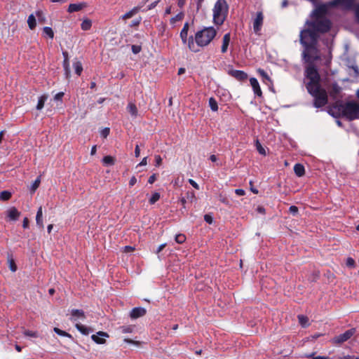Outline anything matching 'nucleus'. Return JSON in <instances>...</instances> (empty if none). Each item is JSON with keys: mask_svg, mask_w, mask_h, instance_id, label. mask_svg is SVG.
Wrapping results in <instances>:
<instances>
[{"mask_svg": "<svg viewBox=\"0 0 359 359\" xmlns=\"http://www.w3.org/2000/svg\"><path fill=\"white\" fill-rule=\"evenodd\" d=\"M306 28L299 33V42L304 48L302 59L307 65L305 67V76L309 79L306 84L308 93L313 97V106L320 108L327 104L328 98L326 90L321 87L320 76L315 66V62L320 60V50L318 48L319 34L328 32L332 22L328 18H311L306 20Z\"/></svg>", "mask_w": 359, "mask_h": 359, "instance_id": "f257e3e1", "label": "nucleus"}, {"mask_svg": "<svg viewBox=\"0 0 359 359\" xmlns=\"http://www.w3.org/2000/svg\"><path fill=\"white\" fill-rule=\"evenodd\" d=\"M184 16V15L182 12L179 13L170 19V23L175 24L176 22L181 21L183 19Z\"/></svg>", "mask_w": 359, "mask_h": 359, "instance_id": "e433bc0d", "label": "nucleus"}, {"mask_svg": "<svg viewBox=\"0 0 359 359\" xmlns=\"http://www.w3.org/2000/svg\"><path fill=\"white\" fill-rule=\"evenodd\" d=\"M53 330L56 334H57L60 336L72 338V336L70 334L64 330H60L58 327H54Z\"/></svg>", "mask_w": 359, "mask_h": 359, "instance_id": "2f4dec72", "label": "nucleus"}, {"mask_svg": "<svg viewBox=\"0 0 359 359\" xmlns=\"http://www.w3.org/2000/svg\"><path fill=\"white\" fill-rule=\"evenodd\" d=\"M36 17L38 18V20L39 21H43L44 20V18H43V13L41 11H38L36 12Z\"/></svg>", "mask_w": 359, "mask_h": 359, "instance_id": "603ef678", "label": "nucleus"}, {"mask_svg": "<svg viewBox=\"0 0 359 359\" xmlns=\"http://www.w3.org/2000/svg\"><path fill=\"white\" fill-rule=\"evenodd\" d=\"M155 161H156V166L158 167L162 164V158L161 156L156 155L155 156Z\"/></svg>", "mask_w": 359, "mask_h": 359, "instance_id": "8fccbe9b", "label": "nucleus"}, {"mask_svg": "<svg viewBox=\"0 0 359 359\" xmlns=\"http://www.w3.org/2000/svg\"><path fill=\"white\" fill-rule=\"evenodd\" d=\"M127 109L132 116L136 117L137 116V108L134 103L130 102L127 107Z\"/></svg>", "mask_w": 359, "mask_h": 359, "instance_id": "412c9836", "label": "nucleus"}, {"mask_svg": "<svg viewBox=\"0 0 359 359\" xmlns=\"http://www.w3.org/2000/svg\"><path fill=\"white\" fill-rule=\"evenodd\" d=\"M75 326L81 333L85 335L88 334L90 331V328L86 327L85 325L81 323H76Z\"/></svg>", "mask_w": 359, "mask_h": 359, "instance_id": "5701e85b", "label": "nucleus"}, {"mask_svg": "<svg viewBox=\"0 0 359 359\" xmlns=\"http://www.w3.org/2000/svg\"><path fill=\"white\" fill-rule=\"evenodd\" d=\"M204 220L210 224L213 222V218L210 215L206 214L204 215Z\"/></svg>", "mask_w": 359, "mask_h": 359, "instance_id": "09e8293b", "label": "nucleus"}, {"mask_svg": "<svg viewBox=\"0 0 359 359\" xmlns=\"http://www.w3.org/2000/svg\"><path fill=\"white\" fill-rule=\"evenodd\" d=\"M298 208L295 205H291L289 208V212L292 215H296L298 213Z\"/></svg>", "mask_w": 359, "mask_h": 359, "instance_id": "a18cd8bd", "label": "nucleus"}, {"mask_svg": "<svg viewBox=\"0 0 359 359\" xmlns=\"http://www.w3.org/2000/svg\"><path fill=\"white\" fill-rule=\"evenodd\" d=\"M209 106L210 109L214 111H216L218 109L217 102L213 97H210L209 99Z\"/></svg>", "mask_w": 359, "mask_h": 359, "instance_id": "c9c22d12", "label": "nucleus"}, {"mask_svg": "<svg viewBox=\"0 0 359 359\" xmlns=\"http://www.w3.org/2000/svg\"><path fill=\"white\" fill-rule=\"evenodd\" d=\"M217 31L213 27H204L196 32L194 37L191 36L188 40V48L193 53L200 51V48L208 46L216 36Z\"/></svg>", "mask_w": 359, "mask_h": 359, "instance_id": "f03ea898", "label": "nucleus"}, {"mask_svg": "<svg viewBox=\"0 0 359 359\" xmlns=\"http://www.w3.org/2000/svg\"><path fill=\"white\" fill-rule=\"evenodd\" d=\"M137 182V179L135 176H133L129 181V186L133 187Z\"/></svg>", "mask_w": 359, "mask_h": 359, "instance_id": "680f3d73", "label": "nucleus"}, {"mask_svg": "<svg viewBox=\"0 0 359 359\" xmlns=\"http://www.w3.org/2000/svg\"><path fill=\"white\" fill-rule=\"evenodd\" d=\"M294 172L297 177H302L305 174L304 166L301 163H296L294 166Z\"/></svg>", "mask_w": 359, "mask_h": 359, "instance_id": "a211bd4d", "label": "nucleus"}, {"mask_svg": "<svg viewBox=\"0 0 359 359\" xmlns=\"http://www.w3.org/2000/svg\"><path fill=\"white\" fill-rule=\"evenodd\" d=\"M156 176H157V175H156V174H153V175H151L149 177L148 182H149V184H153V183L156 180Z\"/></svg>", "mask_w": 359, "mask_h": 359, "instance_id": "6e6d98bb", "label": "nucleus"}, {"mask_svg": "<svg viewBox=\"0 0 359 359\" xmlns=\"http://www.w3.org/2000/svg\"><path fill=\"white\" fill-rule=\"evenodd\" d=\"M257 72H258L259 74L262 78L266 79H268V80H269V79H270V78H269V76L268 74H267V73H266L264 69H259L257 70Z\"/></svg>", "mask_w": 359, "mask_h": 359, "instance_id": "c03bdc74", "label": "nucleus"}, {"mask_svg": "<svg viewBox=\"0 0 359 359\" xmlns=\"http://www.w3.org/2000/svg\"><path fill=\"white\" fill-rule=\"evenodd\" d=\"M41 183V177L39 176L33 182L30 191L32 193H34L36 190L39 188Z\"/></svg>", "mask_w": 359, "mask_h": 359, "instance_id": "7c9ffc66", "label": "nucleus"}, {"mask_svg": "<svg viewBox=\"0 0 359 359\" xmlns=\"http://www.w3.org/2000/svg\"><path fill=\"white\" fill-rule=\"evenodd\" d=\"M257 212L260 213V214H265L266 212V210H265V208L263 207V206H258L256 209Z\"/></svg>", "mask_w": 359, "mask_h": 359, "instance_id": "69168bd1", "label": "nucleus"}, {"mask_svg": "<svg viewBox=\"0 0 359 359\" xmlns=\"http://www.w3.org/2000/svg\"><path fill=\"white\" fill-rule=\"evenodd\" d=\"M9 268L13 272H15L17 270V266L13 259L10 260Z\"/></svg>", "mask_w": 359, "mask_h": 359, "instance_id": "de8ad7c7", "label": "nucleus"}, {"mask_svg": "<svg viewBox=\"0 0 359 359\" xmlns=\"http://www.w3.org/2000/svg\"><path fill=\"white\" fill-rule=\"evenodd\" d=\"M250 85L252 86V88L253 89V91L256 95L258 97L262 96V91L261 90V88L259 86V82L255 78H250Z\"/></svg>", "mask_w": 359, "mask_h": 359, "instance_id": "f8f14e48", "label": "nucleus"}, {"mask_svg": "<svg viewBox=\"0 0 359 359\" xmlns=\"http://www.w3.org/2000/svg\"><path fill=\"white\" fill-rule=\"evenodd\" d=\"M62 66L65 71V74L67 79H69L71 76V70L69 66V60H64Z\"/></svg>", "mask_w": 359, "mask_h": 359, "instance_id": "aec40b11", "label": "nucleus"}, {"mask_svg": "<svg viewBox=\"0 0 359 359\" xmlns=\"http://www.w3.org/2000/svg\"><path fill=\"white\" fill-rule=\"evenodd\" d=\"M187 0H177V5L179 7L182 8L185 4Z\"/></svg>", "mask_w": 359, "mask_h": 359, "instance_id": "774afa93", "label": "nucleus"}, {"mask_svg": "<svg viewBox=\"0 0 359 359\" xmlns=\"http://www.w3.org/2000/svg\"><path fill=\"white\" fill-rule=\"evenodd\" d=\"M298 320H299V322L300 323V325L302 326V327H306L308 325V321H309V319L306 316H303V315H299L298 316Z\"/></svg>", "mask_w": 359, "mask_h": 359, "instance_id": "f704fd0d", "label": "nucleus"}, {"mask_svg": "<svg viewBox=\"0 0 359 359\" xmlns=\"http://www.w3.org/2000/svg\"><path fill=\"white\" fill-rule=\"evenodd\" d=\"M72 317L70 320L76 321L78 318L85 319L86 315L83 310L81 309H72L71 311Z\"/></svg>", "mask_w": 359, "mask_h": 359, "instance_id": "ddd939ff", "label": "nucleus"}, {"mask_svg": "<svg viewBox=\"0 0 359 359\" xmlns=\"http://www.w3.org/2000/svg\"><path fill=\"white\" fill-rule=\"evenodd\" d=\"M86 6H87V4L85 2H82V3H79V4H71L69 5L67 11L70 13H74V12H77V11H79L82 10L83 8H86Z\"/></svg>", "mask_w": 359, "mask_h": 359, "instance_id": "4468645a", "label": "nucleus"}, {"mask_svg": "<svg viewBox=\"0 0 359 359\" xmlns=\"http://www.w3.org/2000/svg\"><path fill=\"white\" fill-rule=\"evenodd\" d=\"M43 34L48 36L50 39H53L54 37V32L51 27H44L43 29Z\"/></svg>", "mask_w": 359, "mask_h": 359, "instance_id": "72a5a7b5", "label": "nucleus"}, {"mask_svg": "<svg viewBox=\"0 0 359 359\" xmlns=\"http://www.w3.org/2000/svg\"><path fill=\"white\" fill-rule=\"evenodd\" d=\"M29 222L28 218L27 217H25L23 219V222H22V226H23V228L24 229L28 228L29 227Z\"/></svg>", "mask_w": 359, "mask_h": 359, "instance_id": "052dcab7", "label": "nucleus"}, {"mask_svg": "<svg viewBox=\"0 0 359 359\" xmlns=\"http://www.w3.org/2000/svg\"><path fill=\"white\" fill-rule=\"evenodd\" d=\"M228 74L238 81H243L248 79V74L241 70L230 69Z\"/></svg>", "mask_w": 359, "mask_h": 359, "instance_id": "9d476101", "label": "nucleus"}, {"mask_svg": "<svg viewBox=\"0 0 359 359\" xmlns=\"http://www.w3.org/2000/svg\"><path fill=\"white\" fill-rule=\"evenodd\" d=\"M256 146L257 149L258 150L259 153L263 155L266 154L265 149L262 147L261 144L258 140L256 142Z\"/></svg>", "mask_w": 359, "mask_h": 359, "instance_id": "37998d69", "label": "nucleus"}, {"mask_svg": "<svg viewBox=\"0 0 359 359\" xmlns=\"http://www.w3.org/2000/svg\"><path fill=\"white\" fill-rule=\"evenodd\" d=\"M124 341L128 344H135V345H139L140 344V341H134L133 339H128V338L124 339Z\"/></svg>", "mask_w": 359, "mask_h": 359, "instance_id": "864d4df0", "label": "nucleus"}, {"mask_svg": "<svg viewBox=\"0 0 359 359\" xmlns=\"http://www.w3.org/2000/svg\"><path fill=\"white\" fill-rule=\"evenodd\" d=\"M341 91V88L337 84H333L332 86V90L330 92V95L332 97H335L338 95Z\"/></svg>", "mask_w": 359, "mask_h": 359, "instance_id": "473e14b6", "label": "nucleus"}, {"mask_svg": "<svg viewBox=\"0 0 359 359\" xmlns=\"http://www.w3.org/2000/svg\"><path fill=\"white\" fill-rule=\"evenodd\" d=\"M140 154V149L138 145H136L135 149V155L136 157H139Z\"/></svg>", "mask_w": 359, "mask_h": 359, "instance_id": "338daca9", "label": "nucleus"}, {"mask_svg": "<svg viewBox=\"0 0 359 359\" xmlns=\"http://www.w3.org/2000/svg\"><path fill=\"white\" fill-rule=\"evenodd\" d=\"M73 67L74 68L75 73L80 76L83 71V66L80 61H76L73 64Z\"/></svg>", "mask_w": 359, "mask_h": 359, "instance_id": "393cba45", "label": "nucleus"}, {"mask_svg": "<svg viewBox=\"0 0 359 359\" xmlns=\"http://www.w3.org/2000/svg\"><path fill=\"white\" fill-rule=\"evenodd\" d=\"M346 264L349 268H354L355 266V262L352 257H348Z\"/></svg>", "mask_w": 359, "mask_h": 359, "instance_id": "ea45409f", "label": "nucleus"}, {"mask_svg": "<svg viewBox=\"0 0 359 359\" xmlns=\"http://www.w3.org/2000/svg\"><path fill=\"white\" fill-rule=\"evenodd\" d=\"M134 250H135V248L130 246V245H126L124 247L123 252H133Z\"/></svg>", "mask_w": 359, "mask_h": 359, "instance_id": "e2e57ef3", "label": "nucleus"}, {"mask_svg": "<svg viewBox=\"0 0 359 359\" xmlns=\"http://www.w3.org/2000/svg\"><path fill=\"white\" fill-rule=\"evenodd\" d=\"M131 49H132V51L134 54H137L139 53L141 50H142V48L140 46H137V45H133L132 47H131Z\"/></svg>", "mask_w": 359, "mask_h": 359, "instance_id": "49530a36", "label": "nucleus"}, {"mask_svg": "<svg viewBox=\"0 0 359 359\" xmlns=\"http://www.w3.org/2000/svg\"><path fill=\"white\" fill-rule=\"evenodd\" d=\"M264 22V14L262 11H258L256 13V17L253 20V30L255 34H259Z\"/></svg>", "mask_w": 359, "mask_h": 359, "instance_id": "0eeeda50", "label": "nucleus"}, {"mask_svg": "<svg viewBox=\"0 0 359 359\" xmlns=\"http://www.w3.org/2000/svg\"><path fill=\"white\" fill-rule=\"evenodd\" d=\"M329 112L334 117H345L353 121L359 118V104L353 101L343 103L338 100L330 107Z\"/></svg>", "mask_w": 359, "mask_h": 359, "instance_id": "7ed1b4c3", "label": "nucleus"}, {"mask_svg": "<svg viewBox=\"0 0 359 359\" xmlns=\"http://www.w3.org/2000/svg\"><path fill=\"white\" fill-rule=\"evenodd\" d=\"M20 216V212L15 208H12L8 210V217L13 219L16 220Z\"/></svg>", "mask_w": 359, "mask_h": 359, "instance_id": "4be33fe9", "label": "nucleus"}, {"mask_svg": "<svg viewBox=\"0 0 359 359\" xmlns=\"http://www.w3.org/2000/svg\"><path fill=\"white\" fill-rule=\"evenodd\" d=\"M352 10L354 11L355 19L359 23V4H356Z\"/></svg>", "mask_w": 359, "mask_h": 359, "instance_id": "a19ab883", "label": "nucleus"}, {"mask_svg": "<svg viewBox=\"0 0 359 359\" xmlns=\"http://www.w3.org/2000/svg\"><path fill=\"white\" fill-rule=\"evenodd\" d=\"M147 313V310L143 307H135L133 308L130 313V317L132 319H137L138 318L144 316Z\"/></svg>", "mask_w": 359, "mask_h": 359, "instance_id": "9b49d317", "label": "nucleus"}, {"mask_svg": "<svg viewBox=\"0 0 359 359\" xmlns=\"http://www.w3.org/2000/svg\"><path fill=\"white\" fill-rule=\"evenodd\" d=\"M356 0H332L330 1V6L334 7L340 6L343 10L351 11L353 8Z\"/></svg>", "mask_w": 359, "mask_h": 359, "instance_id": "423d86ee", "label": "nucleus"}, {"mask_svg": "<svg viewBox=\"0 0 359 359\" xmlns=\"http://www.w3.org/2000/svg\"><path fill=\"white\" fill-rule=\"evenodd\" d=\"M142 6H135L133 9L129 11L128 12L126 13L124 15H123L121 18L123 20H127L129 18H131L135 15H136L141 9Z\"/></svg>", "mask_w": 359, "mask_h": 359, "instance_id": "f3484780", "label": "nucleus"}, {"mask_svg": "<svg viewBox=\"0 0 359 359\" xmlns=\"http://www.w3.org/2000/svg\"><path fill=\"white\" fill-rule=\"evenodd\" d=\"M92 27V22L89 19L84 20L81 24V28L83 31L89 30Z\"/></svg>", "mask_w": 359, "mask_h": 359, "instance_id": "bb28decb", "label": "nucleus"}, {"mask_svg": "<svg viewBox=\"0 0 359 359\" xmlns=\"http://www.w3.org/2000/svg\"><path fill=\"white\" fill-rule=\"evenodd\" d=\"M189 183L193 187H194L196 189H199V186L198 184L192 179H189Z\"/></svg>", "mask_w": 359, "mask_h": 359, "instance_id": "5fc2aeb1", "label": "nucleus"}, {"mask_svg": "<svg viewBox=\"0 0 359 359\" xmlns=\"http://www.w3.org/2000/svg\"><path fill=\"white\" fill-rule=\"evenodd\" d=\"M229 13V5L226 0H217L212 8V21L220 26L225 22Z\"/></svg>", "mask_w": 359, "mask_h": 359, "instance_id": "20e7f679", "label": "nucleus"}, {"mask_svg": "<svg viewBox=\"0 0 359 359\" xmlns=\"http://www.w3.org/2000/svg\"><path fill=\"white\" fill-rule=\"evenodd\" d=\"M188 31H189V24H188V22H186L184 25V27L180 32V38L182 41V43L184 44H187V46H188V40H189Z\"/></svg>", "mask_w": 359, "mask_h": 359, "instance_id": "2eb2a0df", "label": "nucleus"}, {"mask_svg": "<svg viewBox=\"0 0 359 359\" xmlns=\"http://www.w3.org/2000/svg\"><path fill=\"white\" fill-rule=\"evenodd\" d=\"M230 40H231L230 33L225 34L222 39V45L221 47V52L222 53H226L229 43H230Z\"/></svg>", "mask_w": 359, "mask_h": 359, "instance_id": "dca6fc26", "label": "nucleus"}, {"mask_svg": "<svg viewBox=\"0 0 359 359\" xmlns=\"http://www.w3.org/2000/svg\"><path fill=\"white\" fill-rule=\"evenodd\" d=\"M142 20V18L140 17L138 19L134 20L132 21L130 26L131 27H137L138 26Z\"/></svg>", "mask_w": 359, "mask_h": 359, "instance_id": "3c124183", "label": "nucleus"}, {"mask_svg": "<svg viewBox=\"0 0 359 359\" xmlns=\"http://www.w3.org/2000/svg\"><path fill=\"white\" fill-rule=\"evenodd\" d=\"M63 96H64V93L60 92L55 95L54 99L55 100H61L62 99Z\"/></svg>", "mask_w": 359, "mask_h": 359, "instance_id": "bf43d9fd", "label": "nucleus"}, {"mask_svg": "<svg viewBox=\"0 0 359 359\" xmlns=\"http://www.w3.org/2000/svg\"><path fill=\"white\" fill-rule=\"evenodd\" d=\"M27 24L30 29H34L36 27V18L33 14L29 15L27 19Z\"/></svg>", "mask_w": 359, "mask_h": 359, "instance_id": "b1692460", "label": "nucleus"}, {"mask_svg": "<svg viewBox=\"0 0 359 359\" xmlns=\"http://www.w3.org/2000/svg\"><path fill=\"white\" fill-rule=\"evenodd\" d=\"M160 194L158 192H155L152 194L151 198L149 200V202L151 205L154 204L156 202H157L160 199Z\"/></svg>", "mask_w": 359, "mask_h": 359, "instance_id": "4c0bfd02", "label": "nucleus"}, {"mask_svg": "<svg viewBox=\"0 0 359 359\" xmlns=\"http://www.w3.org/2000/svg\"><path fill=\"white\" fill-rule=\"evenodd\" d=\"M47 98L48 96L46 95H43L39 98L38 103L36 105V109L38 110H41L43 108L44 103L46 101Z\"/></svg>", "mask_w": 359, "mask_h": 359, "instance_id": "a878e982", "label": "nucleus"}, {"mask_svg": "<svg viewBox=\"0 0 359 359\" xmlns=\"http://www.w3.org/2000/svg\"><path fill=\"white\" fill-rule=\"evenodd\" d=\"M12 196V194L8 191H3L0 193V200L3 201H8Z\"/></svg>", "mask_w": 359, "mask_h": 359, "instance_id": "c756f323", "label": "nucleus"}, {"mask_svg": "<svg viewBox=\"0 0 359 359\" xmlns=\"http://www.w3.org/2000/svg\"><path fill=\"white\" fill-rule=\"evenodd\" d=\"M102 163L105 165H113L115 163V159L111 156H106L102 158Z\"/></svg>", "mask_w": 359, "mask_h": 359, "instance_id": "cd10ccee", "label": "nucleus"}, {"mask_svg": "<svg viewBox=\"0 0 359 359\" xmlns=\"http://www.w3.org/2000/svg\"><path fill=\"white\" fill-rule=\"evenodd\" d=\"M333 8L330 6V1L317 6L311 13V18H327L326 15L329 8Z\"/></svg>", "mask_w": 359, "mask_h": 359, "instance_id": "39448f33", "label": "nucleus"}, {"mask_svg": "<svg viewBox=\"0 0 359 359\" xmlns=\"http://www.w3.org/2000/svg\"><path fill=\"white\" fill-rule=\"evenodd\" d=\"M160 0H157L156 1L152 2L151 4L148 6L147 10H151L154 8L157 4L159 3Z\"/></svg>", "mask_w": 359, "mask_h": 359, "instance_id": "4d7b16f0", "label": "nucleus"}, {"mask_svg": "<svg viewBox=\"0 0 359 359\" xmlns=\"http://www.w3.org/2000/svg\"><path fill=\"white\" fill-rule=\"evenodd\" d=\"M24 334L27 337H37L38 333L36 332L31 331V330H25L24 332Z\"/></svg>", "mask_w": 359, "mask_h": 359, "instance_id": "79ce46f5", "label": "nucleus"}, {"mask_svg": "<svg viewBox=\"0 0 359 359\" xmlns=\"http://www.w3.org/2000/svg\"><path fill=\"white\" fill-rule=\"evenodd\" d=\"M118 330L122 334L131 333L133 331V327L132 325L121 326Z\"/></svg>", "mask_w": 359, "mask_h": 359, "instance_id": "c85d7f7f", "label": "nucleus"}, {"mask_svg": "<svg viewBox=\"0 0 359 359\" xmlns=\"http://www.w3.org/2000/svg\"><path fill=\"white\" fill-rule=\"evenodd\" d=\"M36 222L39 228H43L42 207H39V208L37 210L36 216Z\"/></svg>", "mask_w": 359, "mask_h": 359, "instance_id": "6ab92c4d", "label": "nucleus"}, {"mask_svg": "<svg viewBox=\"0 0 359 359\" xmlns=\"http://www.w3.org/2000/svg\"><path fill=\"white\" fill-rule=\"evenodd\" d=\"M103 137H107L109 134V128H105L101 133Z\"/></svg>", "mask_w": 359, "mask_h": 359, "instance_id": "13d9d810", "label": "nucleus"}, {"mask_svg": "<svg viewBox=\"0 0 359 359\" xmlns=\"http://www.w3.org/2000/svg\"><path fill=\"white\" fill-rule=\"evenodd\" d=\"M109 335L107 332L99 331L95 334L91 336V339L97 344H104L106 343L105 338H109Z\"/></svg>", "mask_w": 359, "mask_h": 359, "instance_id": "6e6552de", "label": "nucleus"}, {"mask_svg": "<svg viewBox=\"0 0 359 359\" xmlns=\"http://www.w3.org/2000/svg\"><path fill=\"white\" fill-rule=\"evenodd\" d=\"M235 193L238 196H244L245 194V191L242 189H236Z\"/></svg>", "mask_w": 359, "mask_h": 359, "instance_id": "0e129e2a", "label": "nucleus"}, {"mask_svg": "<svg viewBox=\"0 0 359 359\" xmlns=\"http://www.w3.org/2000/svg\"><path fill=\"white\" fill-rule=\"evenodd\" d=\"M355 332V328L348 330L344 333L337 336L335 338V341L337 343H343V342L347 341L348 339H349L354 334Z\"/></svg>", "mask_w": 359, "mask_h": 359, "instance_id": "1a4fd4ad", "label": "nucleus"}, {"mask_svg": "<svg viewBox=\"0 0 359 359\" xmlns=\"http://www.w3.org/2000/svg\"><path fill=\"white\" fill-rule=\"evenodd\" d=\"M175 241L179 244H182L186 241V236L184 234L180 233L175 236Z\"/></svg>", "mask_w": 359, "mask_h": 359, "instance_id": "58836bf2", "label": "nucleus"}]
</instances>
